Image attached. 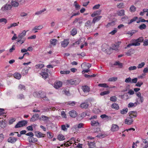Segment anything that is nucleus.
I'll list each match as a JSON object with an SVG mask.
<instances>
[{
	"label": "nucleus",
	"instance_id": "f257e3e1",
	"mask_svg": "<svg viewBox=\"0 0 148 148\" xmlns=\"http://www.w3.org/2000/svg\"><path fill=\"white\" fill-rule=\"evenodd\" d=\"M144 39L143 37H140L136 40H134L133 41L134 42L128 44L127 47H125L126 49L127 47H129L132 46H138L140 45V43L139 42H142L143 41Z\"/></svg>",
	"mask_w": 148,
	"mask_h": 148
},
{
	"label": "nucleus",
	"instance_id": "f03ea898",
	"mask_svg": "<svg viewBox=\"0 0 148 148\" xmlns=\"http://www.w3.org/2000/svg\"><path fill=\"white\" fill-rule=\"evenodd\" d=\"M27 123L26 121L23 120L19 121L15 126V128H18L25 126Z\"/></svg>",
	"mask_w": 148,
	"mask_h": 148
},
{
	"label": "nucleus",
	"instance_id": "7ed1b4c3",
	"mask_svg": "<svg viewBox=\"0 0 148 148\" xmlns=\"http://www.w3.org/2000/svg\"><path fill=\"white\" fill-rule=\"evenodd\" d=\"M92 22L91 21L88 20L85 23L84 27L87 29H90L92 26Z\"/></svg>",
	"mask_w": 148,
	"mask_h": 148
},
{
	"label": "nucleus",
	"instance_id": "20e7f679",
	"mask_svg": "<svg viewBox=\"0 0 148 148\" xmlns=\"http://www.w3.org/2000/svg\"><path fill=\"white\" fill-rule=\"evenodd\" d=\"M91 66V64L89 63H84L82 64L81 66L83 69H89Z\"/></svg>",
	"mask_w": 148,
	"mask_h": 148
},
{
	"label": "nucleus",
	"instance_id": "39448f33",
	"mask_svg": "<svg viewBox=\"0 0 148 148\" xmlns=\"http://www.w3.org/2000/svg\"><path fill=\"white\" fill-rule=\"evenodd\" d=\"M133 121V119L130 117H127L125 120V123L128 125H130L132 124V123Z\"/></svg>",
	"mask_w": 148,
	"mask_h": 148
},
{
	"label": "nucleus",
	"instance_id": "423d86ee",
	"mask_svg": "<svg viewBox=\"0 0 148 148\" xmlns=\"http://www.w3.org/2000/svg\"><path fill=\"white\" fill-rule=\"evenodd\" d=\"M54 87L56 89H58L61 87L62 85V82L60 81L56 82L54 83Z\"/></svg>",
	"mask_w": 148,
	"mask_h": 148
},
{
	"label": "nucleus",
	"instance_id": "0eeeda50",
	"mask_svg": "<svg viewBox=\"0 0 148 148\" xmlns=\"http://www.w3.org/2000/svg\"><path fill=\"white\" fill-rule=\"evenodd\" d=\"M17 139L14 137L11 136L9 137L8 139V141L9 143L12 144L14 143L17 140Z\"/></svg>",
	"mask_w": 148,
	"mask_h": 148
},
{
	"label": "nucleus",
	"instance_id": "6e6552de",
	"mask_svg": "<svg viewBox=\"0 0 148 148\" xmlns=\"http://www.w3.org/2000/svg\"><path fill=\"white\" fill-rule=\"evenodd\" d=\"M61 46L62 47H65L67 46L69 43V40L68 39H66L61 42Z\"/></svg>",
	"mask_w": 148,
	"mask_h": 148
},
{
	"label": "nucleus",
	"instance_id": "1a4fd4ad",
	"mask_svg": "<svg viewBox=\"0 0 148 148\" xmlns=\"http://www.w3.org/2000/svg\"><path fill=\"white\" fill-rule=\"evenodd\" d=\"M11 8V6L9 4H6L2 7L1 10L2 11H4L10 10Z\"/></svg>",
	"mask_w": 148,
	"mask_h": 148
},
{
	"label": "nucleus",
	"instance_id": "9d476101",
	"mask_svg": "<svg viewBox=\"0 0 148 148\" xmlns=\"http://www.w3.org/2000/svg\"><path fill=\"white\" fill-rule=\"evenodd\" d=\"M89 106L88 103L87 101H84L82 103L80 106L82 108H87Z\"/></svg>",
	"mask_w": 148,
	"mask_h": 148
},
{
	"label": "nucleus",
	"instance_id": "9b49d317",
	"mask_svg": "<svg viewBox=\"0 0 148 148\" xmlns=\"http://www.w3.org/2000/svg\"><path fill=\"white\" fill-rule=\"evenodd\" d=\"M119 129V127L117 125L113 124L112 125L111 130L112 131L114 132L117 131Z\"/></svg>",
	"mask_w": 148,
	"mask_h": 148
},
{
	"label": "nucleus",
	"instance_id": "f8f14e48",
	"mask_svg": "<svg viewBox=\"0 0 148 148\" xmlns=\"http://www.w3.org/2000/svg\"><path fill=\"white\" fill-rule=\"evenodd\" d=\"M40 96H39V97L43 98L46 101L48 100V98L46 96V93L44 92L40 91Z\"/></svg>",
	"mask_w": 148,
	"mask_h": 148
},
{
	"label": "nucleus",
	"instance_id": "ddd939ff",
	"mask_svg": "<svg viewBox=\"0 0 148 148\" xmlns=\"http://www.w3.org/2000/svg\"><path fill=\"white\" fill-rule=\"evenodd\" d=\"M128 114L129 115V117L132 118L133 117H136L137 116V112L136 111H130Z\"/></svg>",
	"mask_w": 148,
	"mask_h": 148
},
{
	"label": "nucleus",
	"instance_id": "4468645a",
	"mask_svg": "<svg viewBox=\"0 0 148 148\" xmlns=\"http://www.w3.org/2000/svg\"><path fill=\"white\" fill-rule=\"evenodd\" d=\"M82 88L84 92H88L90 90V88L86 85L82 86Z\"/></svg>",
	"mask_w": 148,
	"mask_h": 148
},
{
	"label": "nucleus",
	"instance_id": "2eb2a0df",
	"mask_svg": "<svg viewBox=\"0 0 148 148\" xmlns=\"http://www.w3.org/2000/svg\"><path fill=\"white\" fill-rule=\"evenodd\" d=\"M43 28V26L42 25H40L38 26H35L32 29V31H34V33H36L38 32L37 30H40L42 29Z\"/></svg>",
	"mask_w": 148,
	"mask_h": 148
},
{
	"label": "nucleus",
	"instance_id": "dca6fc26",
	"mask_svg": "<svg viewBox=\"0 0 148 148\" xmlns=\"http://www.w3.org/2000/svg\"><path fill=\"white\" fill-rule=\"evenodd\" d=\"M30 68L29 67H25L22 71L21 74L22 75H26L28 73L29 69Z\"/></svg>",
	"mask_w": 148,
	"mask_h": 148
},
{
	"label": "nucleus",
	"instance_id": "f3484780",
	"mask_svg": "<svg viewBox=\"0 0 148 148\" xmlns=\"http://www.w3.org/2000/svg\"><path fill=\"white\" fill-rule=\"evenodd\" d=\"M39 117V115L38 114H35L30 119V121L34 122L37 120Z\"/></svg>",
	"mask_w": 148,
	"mask_h": 148
},
{
	"label": "nucleus",
	"instance_id": "a211bd4d",
	"mask_svg": "<svg viewBox=\"0 0 148 148\" xmlns=\"http://www.w3.org/2000/svg\"><path fill=\"white\" fill-rule=\"evenodd\" d=\"M69 114L71 117L73 118H75L77 115L76 112L74 110H72L70 111Z\"/></svg>",
	"mask_w": 148,
	"mask_h": 148
},
{
	"label": "nucleus",
	"instance_id": "6ab92c4d",
	"mask_svg": "<svg viewBox=\"0 0 148 148\" xmlns=\"http://www.w3.org/2000/svg\"><path fill=\"white\" fill-rule=\"evenodd\" d=\"M91 125L92 126H98L99 124L97 120H92L91 122Z\"/></svg>",
	"mask_w": 148,
	"mask_h": 148
},
{
	"label": "nucleus",
	"instance_id": "aec40b11",
	"mask_svg": "<svg viewBox=\"0 0 148 148\" xmlns=\"http://www.w3.org/2000/svg\"><path fill=\"white\" fill-rule=\"evenodd\" d=\"M101 10H99L96 11L94 12L91 15V16L92 17H94L96 16L99 15L101 14Z\"/></svg>",
	"mask_w": 148,
	"mask_h": 148
},
{
	"label": "nucleus",
	"instance_id": "412c9836",
	"mask_svg": "<svg viewBox=\"0 0 148 148\" xmlns=\"http://www.w3.org/2000/svg\"><path fill=\"white\" fill-rule=\"evenodd\" d=\"M28 140L30 143H35L37 141V139L34 138L33 137H29L28 138Z\"/></svg>",
	"mask_w": 148,
	"mask_h": 148
},
{
	"label": "nucleus",
	"instance_id": "4be33fe9",
	"mask_svg": "<svg viewBox=\"0 0 148 148\" xmlns=\"http://www.w3.org/2000/svg\"><path fill=\"white\" fill-rule=\"evenodd\" d=\"M69 83L71 85H76L79 84V81L76 80L71 79L69 81Z\"/></svg>",
	"mask_w": 148,
	"mask_h": 148
},
{
	"label": "nucleus",
	"instance_id": "5701e85b",
	"mask_svg": "<svg viewBox=\"0 0 148 148\" xmlns=\"http://www.w3.org/2000/svg\"><path fill=\"white\" fill-rule=\"evenodd\" d=\"M117 14L119 16H124L125 14V11L123 10H118L117 12Z\"/></svg>",
	"mask_w": 148,
	"mask_h": 148
},
{
	"label": "nucleus",
	"instance_id": "b1692460",
	"mask_svg": "<svg viewBox=\"0 0 148 148\" xmlns=\"http://www.w3.org/2000/svg\"><path fill=\"white\" fill-rule=\"evenodd\" d=\"M35 135L38 138L43 137H45V134L38 131L36 132Z\"/></svg>",
	"mask_w": 148,
	"mask_h": 148
},
{
	"label": "nucleus",
	"instance_id": "393cba45",
	"mask_svg": "<svg viewBox=\"0 0 148 148\" xmlns=\"http://www.w3.org/2000/svg\"><path fill=\"white\" fill-rule=\"evenodd\" d=\"M14 77L18 79H20L21 77V74L18 73L16 72L13 75Z\"/></svg>",
	"mask_w": 148,
	"mask_h": 148
},
{
	"label": "nucleus",
	"instance_id": "a878e982",
	"mask_svg": "<svg viewBox=\"0 0 148 148\" xmlns=\"http://www.w3.org/2000/svg\"><path fill=\"white\" fill-rule=\"evenodd\" d=\"M26 32L25 30H23L21 33L19 35L18 38L20 39H22L26 35Z\"/></svg>",
	"mask_w": 148,
	"mask_h": 148
},
{
	"label": "nucleus",
	"instance_id": "bb28decb",
	"mask_svg": "<svg viewBox=\"0 0 148 148\" xmlns=\"http://www.w3.org/2000/svg\"><path fill=\"white\" fill-rule=\"evenodd\" d=\"M137 104V102H136L134 103L130 102L128 104L127 106L129 108H132L136 107Z\"/></svg>",
	"mask_w": 148,
	"mask_h": 148
},
{
	"label": "nucleus",
	"instance_id": "cd10ccee",
	"mask_svg": "<svg viewBox=\"0 0 148 148\" xmlns=\"http://www.w3.org/2000/svg\"><path fill=\"white\" fill-rule=\"evenodd\" d=\"M101 16H98L94 17L92 21V22L94 23H95L96 22L99 20L101 18Z\"/></svg>",
	"mask_w": 148,
	"mask_h": 148
},
{
	"label": "nucleus",
	"instance_id": "c85d7f7f",
	"mask_svg": "<svg viewBox=\"0 0 148 148\" xmlns=\"http://www.w3.org/2000/svg\"><path fill=\"white\" fill-rule=\"evenodd\" d=\"M7 125V123H5L3 120L0 121V127L3 128L6 127Z\"/></svg>",
	"mask_w": 148,
	"mask_h": 148
},
{
	"label": "nucleus",
	"instance_id": "c756f323",
	"mask_svg": "<svg viewBox=\"0 0 148 148\" xmlns=\"http://www.w3.org/2000/svg\"><path fill=\"white\" fill-rule=\"evenodd\" d=\"M11 5L14 7H17L19 5V3L18 2L16 1H12L11 3Z\"/></svg>",
	"mask_w": 148,
	"mask_h": 148
},
{
	"label": "nucleus",
	"instance_id": "7c9ffc66",
	"mask_svg": "<svg viewBox=\"0 0 148 148\" xmlns=\"http://www.w3.org/2000/svg\"><path fill=\"white\" fill-rule=\"evenodd\" d=\"M46 9L44 8L41 10L36 12L35 13V14L37 15L41 14L44 12L46 11Z\"/></svg>",
	"mask_w": 148,
	"mask_h": 148
},
{
	"label": "nucleus",
	"instance_id": "2f4dec72",
	"mask_svg": "<svg viewBox=\"0 0 148 148\" xmlns=\"http://www.w3.org/2000/svg\"><path fill=\"white\" fill-rule=\"evenodd\" d=\"M136 10V8L134 5H132L130 8V11L132 12H134Z\"/></svg>",
	"mask_w": 148,
	"mask_h": 148
},
{
	"label": "nucleus",
	"instance_id": "473e14b6",
	"mask_svg": "<svg viewBox=\"0 0 148 148\" xmlns=\"http://www.w3.org/2000/svg\"><path fill=\"white\" fill-rule=\"evenodd\" d=\"M66 127L68 128L69 127V125L68 124H66V125H61L62 130L64 131H66L67 130V128Z\"/></svg>",
	"mask_w": 148,
	"mask_h": 148
},
{
	"label": "nucleus",
	"instance_id": "72a5a7b5",
	"mask_svg": "<svg viewBox=\"0 0 148 148\" xmlns=\"http://www.w3.org/2000/svg\"><path fill=\"white\" fill-rule=\"evenodd\" d=\"M111 107L112 108L117 110H118L119 108V107L118 104L116 103H114L112 104L111 106Z\"/></svg>",
	"mask_w": 148,
	"mask_h": 148
},
{
	"label": "nucleus",
	"instance_id": "f704fd0d",
	"mask_svg": "<svg viewBox=\"0 0 148 148\" xmlns=\"http://www.w3.org/2000/svg\"><path fill=\"white\" fill-rule=\"evenodd\" d=\"M49 119V117H48L44 115H42L41 116V117H40L39 119L40 121L42 120V121H47Z\"/></svg>",
	"mask_w": 148,
	"mask_h": 148
},
{
	"label": "nucleus",
	"instance_id": "c9c22d12",
	"mask_svg": "<svg viewBox=\"0 0 148 148\" xmlns=\"http://www.w3.org/2000/svg\"><path fill=\"white\" fill-rule=\"evenodd\" d=\"M119 47V45H118L112 44V49L115 50H117Z\"/></svg>",
	"mask_w": 148,
	"mask_h": 148
},
{
	"label": "nucleus",
	"instance_id": "e433bc0d",
	"mask_svg": "<svg viewBox=\"0 0 148 148\" xmlns=\"http://www.w3.org/2000/svg\"><path fill=\"white\" fill-rule=\"evenodd\" d=\"M58 138L60 141L63 140L65 139L64 136L62 134L58 135Z\"/></svg>",
	"mask_w": 148,
	"mask_h": 148
},
{
	"label": "nucleus",
	"instance_id": "4c0bfd02",
	"mask_svg": "<svg viewBox=\"0 0 148 148\" xmlns=\"http://www.w3.org/2000/svg\"><path fill=\"white\" fill-rule=\"evenodd\" d=\"M101 117L102 119H110L111 118V117L110 116H108L106 114H104L101 115Z\"/></svg>",
	"mask_w": 148,
	"mask_h": 148
},
{
	"label": "nucleus",
	"instance_id": "58836bf2",
	"mask_svg": "<svg viewBox=\"0 0 148 148\" xmlns=\"http://www.w3.org/2000/svg\"><path fill=\"white\" fill-rule=\"evenodd\" d=\"M41 75L42 76V77L44 78L45 79H46L48 75L47 73L43 72H42Z\"/></svg>",
	"mask_w": 148,
	"mask_h": 148
},
{
	"label": "nucleus",
	"instance_id": "ea45409f",
	"mask_svg": "<svg viewBox=\"0 0 148 148\" xmlns=\"http://www.w3.org/2000/svg\"><path fill=\"white\" fill-rule=\"evenodd\" d=\"M128 109L127 108H125L124 109L121 110L120 113L122 114H125L128 112Z\"/></svg>",
	"mask_w": 148,
	"mask_h": 148
},
{
	"label": "nucleus",
	"instance_id": "a19ab883",
	"mask_svg": "<svg viewBox=\"0 0 148 148\" xmlns=\"http://www.w3.org/2000/svg\"><path fill=\"white\" fill-rule=\"evenodd\" d=\"M57 40L56 39H52L50 40V43L53 46H55L56 45V42L57 41Z\"/></svg>",
	"mask_w": 148,
	"mask_h": 148
},
{
	"label": "nucleus",
	"instance_id": "79ce46f5",
	"mask_svg": "<svg viewBox=\"0 0 148 148\" xmlns=\"http://www.w3.org/2000/svg\"><path fill=\"white\" fill-rule=\"evenodd\" d=\"M18 88L19 89L21 90H25V86L21 84L19 85Z\"/></svg>",
	"mask_w": 148,
	"mask_h": 148
},
{
	"label": "nucleus",
	"instance_id": "37998d69",
	"mask_svg": "<svg viewBox=\"0 0 148 148\" xmlns=\"http://www.w3.org/2000/svg\"><path fill=\"white\" fill-rule=\"evenodd\" d=\"M144 101L143 98V97L141 96V97L138 98L137 99V101L136 102H137V103H138V102H140L141 103H142Z\"/></svg>",
	"mask_w": 148,
	"mask_h": 148
},
{
	"label": "nucleus",
	"instance_id": "c03bdc74",
	"mask_svg": "<svg viewBox=\"0 0 148 148\" xmlns=\"http://www.w3.org/2000/svg\"><path fill=\"white\" fill-rule=\"evenodd\" d=\"M44 65L43 64H39L36 65L35 67L36 69H42L44 67Z\"/></svg>",
	"mask_w": 148,
	"mask_h": 148
},
{
	"label": "nucleus",
	"instance_id": "a18cd8bd",
	"mask_svg": "<svg viewBox=\"0 0 148 148\" xmlns=\"http://www.w3.org/2000/svg\"><path fill=\"white\" fill-rule=\"evenodd\" d=\"M77 33V30L76 29H73L71 32V34L73 35L74 36Z\"/></svg>",
	"mask_w": 148,
	"mask_h": 148
},
{
	"label": "nucleus",
	"instance_id": "49530a36",
	"mask_svg": "<svg viewBox=\"0 0 148 148\" xmlns=\"http://www.w3.org/2000/svg\"><path fill=\"white\" fill-rule=\"evenodd\" d=\"M117 79V78L116 77H112L109 78L108 80L109 81L113 82L116 81Z\"/></svg>",
	"mask_w": 148,
	"mask_h": 148
},
{
	"label": "nucleus",
	"instance_id": "de8ad7c7",
	"mask_svg": "<svg viewBox=\"0 0 148 148\" xmlns=\"http://www.w3.org/2000/svg\"><path fill=\"white\" fill-rule=\"evenodd\" d=\"M146 25L144 23L140 25L139 27V28L141 29L142 30L143 29H145L146 28Z\"/></svg>",
	"mask_w": 148,
	"mask_h": 148
},
{
	"label": "nucleus",
	"instance_id": "09e8293b",
	"mask_svg": "<svg viewBox=\"0 0 148 148\" xmlns=\"http://www.w3.org/2000/svg\"><path fill=\"white\" fill-rule=\"evenodd\" d=\"M98 86L104 88H108V86L106 83L100 84H98Z\"/></svg>",
	"mask_w": 148,
	"mask_h": 148
},
{
	"label": "nucleus",
	"instance_id": "8fccbe9b",
	"mask_svg": "<svg viewBox=\"0 0 148 148\" xmlns=\"http://www.w3.org/2000/svg\"><path fill=\"white\" fill-rule=\"evenodd\" d=\"M137 19V17H134L133 19H131L129 21V22L128 23V24H131L133 22L135 21Z\"/></svg>",
	"mask_w": 148,
	"mask_h": 148
},
{
	"label": "nucleus",
	"instance_id": "3c124183",
	"mask_svg": "<svg viewBox=\"0 0 148 148\" xmlns=\"http://www.w3.org/2000/svg\"><path fill=\"white\" fill-rule=\"evenodd\" d=\"M70 72V71H60V73L61 74H68Z\"/></svg>",
	"mask_w": 148,
	"mask_h": 148
},
{
	"label": "nucleus",
	"instance_id": "603ef678",
	"mask_svg": "<svg viewBox=\"0 0 148 148\" xmlns=\"http://www.w3.org/2000/svg\"><path fill=\"white\" fill-rule=\"evenodd\" d=\"M145 63L144 62H142L140 64H138L137 68L138 69H140L143 68L145 65Z\"/></svg>",
	"mask_w": 148,
	"mask_h": 148
},
{
	"label": "nucleus",
	"instance_id": "864d4df0",
	"mask_svg": "<svg viewBox=\"0 0 148 148\" xmlns=\"http://www.w3.org/2000/svg\"><path fill=\"white\" fill-rule=\"evenodd\" d=\"M117 7L119 8H123L124 7V4L123 3H120L117 5Z\"/></svg>",
	"mask_w": 148,
	"mask_h": 148
},
{
	"label": "nucleus",
	"instance_id": "5fc2aeb1",
	"mask_svg": "<svg viewBox=\"0 0 148 148\" xmlns=\"http://www.w3.org/2000/svg\"><path fill=\"white\" fill-rule=\"evenodd\" d=\"M61 115L62 118L64 119L67 118V116L64 111H62L61 112Z\"/></svg>",
	"mask_w": 148,
	"mask_h": 148
},
{
	"label": "nucleus",
	"instance_id": "6e6d98bb",
	"mask_svg": "<svg viewBox=\"0 0 148 148\" xmlns=\"http://www.w3.org/2000/svg\"><path fill=\"white\" fill-rule=\"evenodd\" d=\"M88 144L89 147H95V144L94 142H88Z\"/></svg>",
	"mask_w": 148,
	"mask_h": 148
},
{
	"label": "nucleus",
	"instance_id": "4d7b16f0",
	"mask_svg": "<svg viewBox=\"0 0 148 148\" xmlns=\"http://www.w3.org/2000/svg\"><path fill=\"white\" fill-rule=\"evenodd\" d=\"M110 93V91L108 90L104 91L103 92H101L100 93V95L101 96H103L105 95H107L108 94Z\"/></svg>",
	"mask_w": 148,
	"mask_h": 148
},
{
	"label": "nucleus",
	"instance_id": "13d9d810",
	"mask_svg": "<svg viewBox=\"0 0 148 148\" xmlns=\"http://www.w3.org/2000/svg\"><path fill=\"white\" fill-rule=\"evenodd\" d=\"M143 84V82L141 81H140L136 83V86L138 87H140Z\"/></svg>",
	"mask_w": 148,
	"mask_h": 148
},
{
	"label": "nucleus",
	"instance_id": "bf43d9fd",
	"mask_svg": "<svg viewBox=\"0 0 148 148\" xmlns=\"http://www.w3.org/2000/svg\"><path fill=\"white\" fill-rule=\"evenodd\" d=\"M136 69L137 67L135 66H131L128 68V70L130 71L136 70Z\"/></svg>",
	"mask_w": 148,
	"mask_h": 148
},
{
	"label": "nucleus",
	"instance_id": "052dcab7",
	"mask_svg": "<svg viewBox=\"0 0 148 148\" xmlns=\"http://www.w3.org/2000/svg\"><path fill=\"white\" fill-rule=\"evenodd\" d=\"M40 91L38 92H36L34 93L33 95L35 97H39V96H40Z\"/></svg>",
	"mask_w": 148,
	"mask_h": 148
},
{
	"label": "nucleus",
	"instance_id": "680f3d73",
	"mask_svg": "<svg viewBox=\"0 0 148 148\" xmlns=\"http://www.w3.org/2000/svg\"><path fill=\"white\" fill-rule=\"evenodd\" d=\"M136 32V31L135 30H133L131 32H129L127 33V34L132 36L133 34H134Z\"/></svg>",
	"mask_w": 148,
	"mask_h": 148
},
{
	"label": "nucleus",
	"instance_id": "e2e57ef3",
	"mask_svg": "<svg viewBox=\"0 0 148 148\" xmlns=\"http://www.w3.org/2000/svg\"><path fill=\"white\" fill-rule=\"evenodd\" d=\"M18 99H22L24 98V96L22 94H19L17 96Z\"/></svg>",
	"mask_w": 148,
	"mask_h": 148
},
{
	"label": "nucleus",
	"instance_id": "0e129e2a",
	"mask_svg": "<svg viewBox=\"0 0 148 148\" xmlns=\"http://www.w3.org/2000/svg\"><path fill=\"white\" fill-rule=\"evenodd\" d=\"M47 135L48 137L49 138H52L53 137V135L50 132H48L47 133Z\"/></svg>",
	"mask_w": 148,
	"mask_h": 148
},
{
	"label": "nucleus",
	"instance_id": "69168bd1",
	"mask_svg": "<svg viewBox=\"0 0 148 148\" xmlns=\"http://www.w3.org/2000/svg\"><path fill=\"white\" fill-rule=\"evenodd\" d=\"M114 65H118L119 67H121L122 66V64L120 63L119 62H116L114 64Z\"/></svg>",
	"mask_w": 148,
	"mask_h": 148
},
{
	"label": "nucleus",
	"instance_id": "338daca9",
	"mask_svg": "<svg viewBox=\"0 0 148 148\" xmlns=\"http://www.w3.org/2000/svg\"><path fill=\"white\" fill-rule=\"evenodd\" d=\"M117 100V98L115 96L112 97L110 98V100L112 101H116Z\"/></svg>",
	"mask_w": 148,
	"mask_h": 148
},
{
	"label": "nucleus",
	"instance_id": "774afa93",
	"mask_svg": "<svg viewBox=\"0 0 148 148\" xmlns=\"http://www.w3.org/2000/svg\"><path fill=\"white\" fill-rule=\"evenodd\" d=\"M100 6V5L99 4H98L97 5H96L94 6L92 9L93 10H96L98 9Z\"/></svg>",
	"mask_w": 148,
	"mask_h": 148
}]
</instances>
